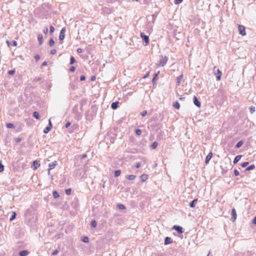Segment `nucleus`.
Segmentation results:
<instances>
[{"instance_id":"1","label":"nucleus","mask_w":256,"mask_h":256,"mask_svg":"<svg viewBox=\"0 0 256 256\" xmlns=\"http://www.w3.org/2000/svg\"><path fill=\"white\" fill-rule=\"evenodd\" d=\"M74 177L76 180L82 179L86 178V172L83 168H80L74 172Z\"/></svg>"},{"instance_id":"2","label":"nucleus","mask_w":256,"mask_h":256,"mask_svg":"<svg viewBox=\"0 0 256 256\" xmlns=\"http://www.w3.org/2000/svg\"><path fill=\"white\" fill-rule=\"evenodd\" d=\"M168 60V58L167 56H162L161 59L160 60V63L158 64V66L164 67L167 63Z\"/></svg>"},{"instance_id":"3","label":"nucleus","mask_w":256,"mask_h":256,"mask_svg":"<svg viewBox=\"0 0 256 256\" xmlns=\"http://www.w3.org/2000/svg\"><path fill=\"white\" fill-rule=\"evenodd\" d=\"M213 71L216 73V76L218 80H220L221 78L222 72L218 68H216V66L214 67Z\"/></svg>"},{"instance_id":"4","label":"nucleus","mask_w":256,"mask_h":256,"mask_svg":"<svg viewBox=\"0 0 256 256\" xmlns=\"http://www.w3.org/2000/svg\"><path fill=\"white\" fill-rule=\"evenodd\" d=\"M140 37L142 40L145 42L146 45L149 44V38L148 36H146L144 32H140Z\"/></svg>"},{"instance_id":"5","label":"nucleus","mask_w":256,"mask_h":256,"mask_svg":"<svg viewBox=\"0 0 256 256\" xmlns=\"http://www.w3.org/2000/svg\"><path fill=\"white\" fill-rule=\"evenodd\" d=\"M238 28L240 34L243 36L246 34L245 27L244 26L238 25Z\"/></svg>"},{"instance_id":"6","label":"nucleus","mask_w":256,"mask_h":256,"mask_svg":"<svg viewBox=\"0 0 256 256\" xmlns=\"http://www.w3.org/2000/svg\"><path fill=\"white\" fill-rule=\"evenodd\" d=\"M172 229L176 230L178 234H182L184 232L183 228L182 226L178 225H174L173 226Z\"/></svg>"},{"instance_id":"7","label":"nucleus","mask_w":256,"mask_h":256,"mask_svg":"<svg viewBox=\"0 0 256 256\" xmlns=\"http://www.w3.org/2000/svg\"><path fill=\"white\" fill-rule=\"evenodd\" d=\"M66 28H63L61 30L60 32V34L59 36V39L60 40H62L64 38V37H65L64 33L66 32Z\"/></svg>"},{"instance_id":"8","label":"nucleus","mask_w":256,"mask_h":256,"mask_svg":"<svg viewBox=\"0 0 256 256\" xmlns=\"http://www.w3.org/2000/svg\"><path fill=\"white\" fill-rule=\"evenodd\" d=\"M58 164V162L56 161H54L48 164L49 169H48V174H50V170L54 168V167Z\"/></svg>"},{"instance_id":"9","label":"nucleus","mask_w":256,"mask_h":256,"mask_svg":"<svg viewBox=\"0 0 256 256\" xmlns=\"http://www.w3.org/2000/svg\"><path fill=\"white\" fill-rule=\"evenodd\" d=\"M194 104L198 108H200L201 106L200 102L198 101L197 98L194 96L193 98Z\"/></svg>"},{"instance_id":"10","label":"nucleus","mask_w":256,"mask_h":256,"mask_svg":"<svg viewBox=\"0 0 256 256\" xmlns=\"http://www.w3.org/2000/svg\"><path fill=\"white\" fill-rule=\"evenodd\" d=\"M212 156V152H210L206 156V158L205 160V163L206 164H208L209 162V161L210 160Z\"/></svg>"},{"instance_id":"11","label":"nucleus","mask_w":256,"mask_h":256,"mask_svg":"<svg viewBox=\"0 0 256 256\" xmlns=\"http://www.w3.org/2000/svg\"><path fill=\"white\" fill-rule=\"evenodd\" d=\"M236 210L234 208L232 210V220L234 221L236 218Z\"/></svg>"},{"instance_id":"12","label":"nucleus","mask_w":256,"mask_h":256,"mask_svg":"<svg viewBox=\"0 0 256 256\" xmlns=\"http://www.w3.org/2000/svg\"><path fill=\"white\" fill-rule=\"evenodd\" d=\"M38 40L40 45H42L43 44V36L42 34H39L38 35Z\"/></svg>"},{"instance_id":"13","label":"nucleus","mask_w":256,"mask_h":256,"mask_svg":"<svg viewBox=\"0 0 256 256\" xmlns=\"http://www.w3.org/2000/svg\"><path fill=\"white\" fill-rule=\"evenodd\" d=\"M172 242V240L170 238V237H166L164 239V244L167 245V244H171Z\"/></svg>"},{"instance_id":"14","label":"nucleus","mask_w":256,"mask_h":256,"mask_svg":"<svg viewBox=\"0 0 256 256\" xmlns=\"http://www.w3.org/2000/svg\"><path fill=\"white\" fill-rule=\"evenodd\" d=\"M183 78V74H181L179 76L177 77L176 78V85L179 86Z\"/></svg>"},{"instance_id":"15","label":"nucleus","mask_w":256,"mask_h":256,"mask_svg":"<svg viewBox=\"0 0 256 256\" xmlns=\"http://www.w3.org/2000/svg\"><path fill=\"white\" fill-rule=\"evenodd\" d=\"M118 102H114L111 104V108L113 110H116L118 108Z\"/></svg>"},{"instance_id":"16","label":"nucleus","mask_w":256,"mask_h":256,"mask_svg":"<svg viewBox=\"0 0 256 256\" xmlns=\"http://www.w3.org/2000/svg\"><path fill=\"white\" fill-rule=\"evenodd\" d=\"M28 254V252L26 250H22L19 252L20 256H26Z\"/></svg>"},{"instance_id":"17","label":"nucleus","mask_w":256,"mask_h":256,"mask_svg":"<svg viewBox=\"0 0 256 256\" xmlns=\"http://www.w3.org/2000/svg\"><path fill=\"white\" fill-rule=\"evenodd\" d=\"M198 199H194L190 204V208H194L196 206V203L197 202Z\"/></svg>"},{"instance_id":"18","label":"nucleus","mask_w":256,"mask_h":256,"mask_svg":"<svg viewBox=\"0 0 256 256\" xmlns=\"http://www.w3.org/2000/svg\"><path fill=\"white\" fill-rule=\"evenodd\" d=\"M148 178V176L146 174H142L140 176V178L142 182L146 181Z\"/></svg>"},{"instance_id":"19","label":"nucleus","mask_w":256,"mask_h":256,"mask_svg":"<svg viewBox=\"0 0 256 256\" xmlns=\"http://www.w3.org/2000/svg\"><path fill=\"white\" fill-rule=\"evenodd\" d=\"M242 156L240 155H238L237 156H236L234 158V164H236L240 159Z\"/></svg>"},{"instance_id":"20","label":"nucleus","mask_w":256,"mask_h":256,"mask_svg":"<svg viewBox=\"0 0 256 256\" xmlns=\"http://www.w3.org/2000/svg\"><path fill=\"white\" fill-rule=\"evenodd\" d=\"M136 176L135 175L131 174V175H126V178L129 180H134L136 178Z\"/></svg>"},{"instance_id":"21","label":"nucleus","mask_w":256,"mask_h":256,"mask_svg":"<svg viewBox=\"0 0 256 256\" xmlns=\"http://www.w3.org/2000/svg\"><path fill=\"white\" fill-rule=\"evenodd\" d=\"M173 106L175 108L178 110L180 108V104L179 102L178 101H176L173 104Z\"/></svg>"},{"instance_id":"22","label":"nucleus","mask_w":256,"mask_h":256,"mask_svg":"<svg viewBox=\"0 0 256 256\" xmlns=\"http://www.w3.org/2000/svg\"><path fill=\"white\" fill-rule=\"evenodd\" d=\"M255 168V166L254 164H252L248 167H247L246 169V170L248 171L250 170H252Z\"/></svg>"},{"instance_id":"23","label":"nucleus","mask_w":256,"mask_h":256,"mask_svg":"<svg viewBox=\"0 0 256 256\" xmlns=\"http://www.w3.org/2000/svg\"><path fill=\"white\" fill-rule=\"evenodd\" d=\"M33 116L37 120L40 118L39 114L38 112H34L33 113Z\"/></svg>"},{"instance_id":"24","label":"nucleus","mask_w":256,"mask_h":256,"mask_svg":"<svg viewBox=\"0 0 256 256\" xmlns=\"http://www.w3.org/2000/svg\"><path fill=\"white\" fill-rule=\"evenodd\" d=\"M97 224L95 220H92L91 221L90 226L92 228H96V226Z\"/></svg>"},{"instance_id":"25","label":"nucleus","mask_w":256,"mask_h":256,"mask_svg":"<svg viewBox=\"0 0 256 256\" xmlns=\"http://www.w3.org/2000/svg\"><path fill=\"white\" fill-rule=\"evenodd\" d=\"M6 126L8 128H12L14 127V126L13 124L8 123L6 124Z\"/></svg>"},{"instance_id":"26","label":"nucleus","mask_w":256,"mask_h":256,"mask_svg":"<svg viewBox=\"0 0 256 256\" xmlns=\"http://www.w3.org/2000/svg\"><path fill=\"white\" fill-rule=\"evenodd\" d=\"M242 144H243V142H242V141H241V140H240V141L238 142L236 144V146H235V147H236V148H240V147H241V146H242Z\"/></svg>"},{"instance_id":"27","label":"nucleus","mask_w":256,"mask_h":256,"mask_svg":"<svg viewBox=\"0 0 256 256\" xmlns=\"http://www.w3.org/2000/svg\"><path fill=\"white\" fill-rule=\"evenodd\" d=\"M16 214L15 212H12V214L10 218V221L13 220L16 218Z\"/></svg>"},{"instance_id":"28","label":"nucleus","mask_w":256,"mask_h":256,"mask_svg":"<svg viewBox=\"0 0 256 256\" xmlns=\"http://www.w3.org/2000/svg\"><path fill=\"white\" fill-rule=\"evenodd\" d=\"M121 174V170H116L114 172V176L118 177L119 176H120Z\"/></svg>"},{"instance_id":"29","label":"nucleus","mask_w":256,"mask_h":256,"mask_svg":"<svg viewBox=\"0 0 256 256\" xmlns=\"http://www.w3.org/2000/svg\"><path fill=\"white\" fill-rule=\"evenodd\" d=\"M52 128H50L48 127V126L44 129V134H48Z\"/></svg>"},{"instance_id":"30","label":"nucleus","mask_w":256,"mask_h":256,"mask_svg":"<svg viewBox=\"0 0 256 256\" xmlns=\"http://www.w3.org/2000/svg\"><path fill=\"white\" fill-rule=\"evenodd\" d=\"M76 62L75 58L74 56H71L70 58V64H73Z\"/></svg>"},{"instance_id":"31","label":"nucleus","mask_w":256,"mask_h":256,"mask_svg":"<svg viewBox=\"0 0 256 256\" xmlns=\"http://www.w3.org/2000/svg\"><path fill=\"white\" fill-rule=\"evenodd\" d=\"M53 196L54 198H58L60 196L58 193L56 191L53 192Z\"/></svg>"},{"instance_id":"32","label":"nucleus","mask_w":256,"mask_h":256,"mask_svg":"<svg viewBox=\"0 0 256 256\" xmlns=\"http://www.w3.org/2000/svg\"><path fill=\"white\" fill-rule=\"evenodd\" d=\"M34 165V168L36 169L38 167L40 166V164L36 161H34L33 162Z\"/></svg>"},{"instance_id":"33","label":"nucleus","mask_w":256,"mask_h":256,"mask_svg":"<svg viewBox=\"0 0 256 256\" xmlns=\"http://www.w3.org/2000/svg\"><path fill=\"white\" fill-rule=\"evenodd\" d=\"M118 208L119 209L122 210L126 209L125 206L122 204H118Z\"/></svg>"},{"instance_id":"34","label":"nucleus","mask_w":256,"mask_h":256,"mask_svg":"<svg viewBox=\"0 0 256 256\" xmlns=\"http://www.w3.org/2000/svg\"><path fill=\"white\" fill-rule=\"evenodd\" d=\"M158 142H154L152 143V144L151 146V148L152 149H154L156 148V146H158Z\"/></svg>"},{"instance_id":"35","label":"nucleus","mask_w":256,"mask_h":256,"mask_svg":"<svg viewBox=\"0 0 256 256\" xmlns=\"http://www.w3.org/2000/svg\"><path fill=\"white\" fill-rule=\"evenodd\" d=\"M82 240L84 242L87 243V242H89V239H88V236H84L82 239Z\"/></svg>"},{"instance_id":"36","label":"nucleus","mask_w":256,"mask_h":256,"mask_svg":"<svg viewBox=\"0 0 256 256\" xmlns=\"http://www.w3.org/2000/svg\"><path fill=\"white\" fill-rule=\"evenodd\" d=\"M54 44V40L53 38H50L49 41V45L50 46H52Z\"/></svg>"},{"instance_id":"37","label":"nucleus","mask_w":256,"mask_h":256,"mask_svg":"<svg viewBox=\"0 0 256 256\" xmlns=\"http://www.w3.org/2000/svg\"><path fill=\"white\" fill-rule=\"evenodd\" d=\"M135 132L136 134L138 136H140L142 134V130L140 129H136Z\"/></svg>"},{"instance_id":"38","label":"nucleus","mask_w":256,"mask_h":256,"mask_svg":"<svg viewBox=\"0 0 256 256\" xmlns=\"http://www.w3.org/2000/svg\"><path fill=\"white\" fill-rule=\"evenodd\" d=\"M250 110L251 114H253L255 112V107L254 106H250Z\"/></svg>"},{"instance_id":"39","label":"nucleus","mask_w":256,"mask_h":256,"mask_svg":"<svg viewBox=\"0 0 256 256\" xmlns=\"http://www.w3.org/2000/svg\"><path fill=\"white\" fill-rule=\"evenodd\" d=\"M54 28L53 26H50V32L51 34H52V33L54 32Z\"/></svg>"},{"instance_id":"40","label":"nucleus","mask_w":256,"mask_h":256,"mask_svg":"<svg viewBox=\"0 0 256 256\" xmlns=\"http://www.w3.org/2000/svg\"><path fill=\"white\" fill-rule=\"evenodd\" d=\"M72 190L70 188L66 190V194L67 195H70L71 194Z\"/></svg>"},{"instance_id":"41","label":"nucleus","mask_w":256,"mask_h":256,"mask_svg":"<svg viewBox=\"0 0 256 256\" xmlns=\"http://www.w3.org/2000/svg\"><path fill=\"white\" fill-rule=\"evenodd\" d=\"M248 164V162H244L241 164V166L242 168L246 167Z\"/></svg>"},{"instance_id":"42","label":"nucleus","mask_w":256,"mask_h":256,"mask_svg":"<svg viewBox=\"0 0 256 256\" xmlns=\"http://www.w3.org/2000/svg\"><path fill=\"white\" fill-rule=\"evenodd\" d=\"M34 58L36 62L39 60L40 58V56L38 54H36Z\"/></svg>"},{"instance_id":"43","label":"nucleus","mask_w":256,"mask_h":256,"mask_svg":"<svg viewBox=\"0 0 256 256\" xmlns=\"http://www.w3.org/2000/svg\"><path fill=\"white\" fill-rule=\"evenodd\" d=\"M4 170V166L0 162V172H2Z\"/></svg>"},{"instance_id":"44","label":"nucleus","mask_w":256,"mask_h":256,"mask_svg":"<svg viewBox=\"0 0 256 256\" xmlns=\"http://www.w3.org/2000/svg\"><path fill=\"white\" fill-rule=\"evenodd\" d=\"M8 73L10 75H13L15 73V70H9Z\"/></svg>"},{"instance_id":"45","label":"nucleus","mask_w":256,"mask_h":256,"mask_svg":"<svg viewBox=\"0 0 256 256\" xmlns=\"http://www.w3.org/2000/svg\"><path fill=\"white\" fill-rule=\"evenodd\" d=\"M141 114L142 116H145L147 114V111L144 110L141 112Z\"/></svg>"},{"instance_id":"46","label":"nucleus","mask_w":256,"mask_h":256,"mask_svg":"<svg viewBox=\"0 0 256 256\" xmlns=\"http://www.w3.org/2000/svg\"><path fill=\"white\" fill-rule=\"evenodd\" d=\"M48 126L49 127V128H50L52 129V122L50 121V120H48Z\"/></svg>"},{"instance_id":"47","label":"nucleus","mask_w":256,"mask_h":256,"mask_svg":"<svg viewBox=\"0 0 256 256\" xmlns=\"http://www.w3.org/2000/svg\"><path fill=\"white\" fill-rule=\"evenodd\" d=\"M86 80V76L84 75H82L80 76V80L84 81Z\"/></svg>"},{"instance_id":"48","label":"nucleus","mask_w":256,"mask_h":256,"mask_svg":"<svg viewBox=\"0 0 256 256\" xmlns=\"http://www.w3.org/2000/svg\"><path fill=\"white\" fill-rule=\"evenodd\" d=\"M43 32L45 34H46L48 32V28H45L44 30H43Z\"/></svg>"},{"instance_id":"49","label":"nucleus","mask_w":256,"mask_h":256,"mask_svg":"<svg viewBox=\"0 0 256 256\" xmlns=\"http://www.w3.org/2000/svg\"><path fill=\"white\" fill-rule=\"evenodd\" d=\"M234 174L236 176H238L239 175V172L237 170H234Z\"/></svg>"},{"instance_id":"50","label":"nucleus","mask_w":256,"mask_h":256,"mask_svg":"<svg viewBox=\"0 0 256 256\" xmlns=\"http://www.w3.org/2000/svg\"><path fill=\"white\" fill-rule=\"evenodd\" d=\"M75 67L74 66H72L70 68V72H74V70H75Z\"/></svg>"},{"instance_id":"51","label":"nucleus","mask_w":256,"mask_h":256,"mask_svg":"<svg viewBox=\"0 0 256 256\" xmlns=\"http://www.w3.org/2000/svg\"><path fill=\"white\" fill-rule=\"evenodd\" d=\"M58 252V250H55L54 251L52 252V255L55 256V255L57 254Z\"/></svg>"},{"instance_id":"52","label":"nucleus","mask_w":256,"mask_h":256,"mask_svg":"<svg viewBox=\"0 0 256 256\" xmlns=\"http://www.w3.org/2000/svg\"><path fill=\"white\" fill-rule=\"evenodd\" d=\"M183 0H175V4H179L181 3L182 2Z\"/></svg>"},{"instance_id":"53","label":"nucleus","mask_w":256,"mask_h":256,"mask_svg":"<svg viewBox=\"0 0 256 256\" xmlns=\"http://www.w3.org/2000/svg\"><path fill=\"white\" fill-rule=\"evenodd\" d=\"M87 157V155L86 154H83L82 155L80 156V158L84 159Z\"/></svg>"},{"instance_id":"54","label":"nucleus","mask_w":256,"mask_h":256,"mask_svg":"<svg viewBox=\"0 0 256 256\" xmlns=\"http://www.w3.org/2000/svg\"><path fill=\"white\" fill-rule=\"evenodd\" d=\"M70 124L71 123L70 122H67L65 125L66 128H68V127H69Z\"/></svg>"},{"instance_id":"55","label":"nucleus","mask_w":256,"mask_h":256,"mask_svg":"<svg viewBox=\"0 0 256 256\" xmlns=\"http://www.w3.org/2000/svg\"><path fill=\"white\" fill-rule=\"evenodd\" d=\"M12 45L13 46H17V42L15 40L12 41Z\"/></svg>"},{"instance_id":"56","label":"nucleus","mask_w":256,"mask_h":256,"mask_svg":"<svg viewBox=\"0 0 256 256\" xmlns=\"http://www.w3.org/2000/svg\"><path fill=\"white\" fill-rule=\"evenodd\" d=\"M41 80L40 78H36L34 80V81L35 82H37L40 81Z\"/></svg>"},{"instance_id":"57","label":"nucleus","mask_w":256,"mask_h":256,"mask_svg":"<svg viewBox=\"0 0 256 256\" xmlns=\"http://www.w3.org/2000/svg\"><path fill=\"white\" fill-rule=\"evenodd\" d=\"M56 53V50H52L50 51V54H54Z\"/></svg>"},{"instance_id":"58","label":"nucleus","mask_w":256,"mask_h":256,"mask_svg":"<svg viewBox=\"0 0 256 256\" xmlns=\"http://www.w3.org/2000/svg\"><path fill=\"white\" fill-rule=\"evenodd\" d=\"M48 64V62H47L46 61H44L42 62V66H46Z\"/></svg>"},{"instance_id":"59","label":"nucleus","mask_w":256,"mask_h":256,"mask_svg":"<svg viewBox=\"0 0 256 256\" xmlns=\"http://www.w3.org/2000/svg\"><path fill=\"white\" fill-rule=\"evenodd\" d=\"M159 72H158V73H156L154 74V80H156V78L158 76V74H159Z\"/></svg>"},{"instance_id":"60","label":"nucleus","mask_w":256,"mask_h":256,"mask_svg":"<svg viewBox=\"0 0 256 256\" xmlns=\"http://www.w3.org/2000/svg\"><path fill=\"white\" fill-rule=\"evenodd\" d=\"M82 52V48H78V50H77L78 53H81V52Z\"/></svg>"},{"instance_id":"61","label":"nucleus","mask_w":256,"mask_h":256,"mask_svg":"<svg viewBox=\"0 0 256 256\" xmlns=\"http://www.w3.org/2000/svg\"><path fill=\"white\" fill-rule=\"evenodd\" d=\"M252 223L256 225V216L254 218Z\"/></svg>"},{"instance_id":"62","label":"nucleus","mask_w":256,"mask_h":256,"mask_svg":"<svg viewBox=\"0 0 256 256\" xmlns=\"http://www.w3.org/2000/svg\"><path fill=\"white\" fill-rule=\"evenodd\" d=\"M140 166V163H138L136 166V168H139Z\"/></svg>"},{"instance_id":"63","label":"nucleus","mask_w":256,"mask_h":256,"mask_svg":"<svg viewBox=\"0 0 256 256\" xmlns=\"http://www.w3.org/2000/svg\"><path fill=\"white\" fill-rule=\"evenodd\" d=\"M152 82L153 85L156 84V80H154V78H153V79L152 80Z\"/></svg>"},{"instance_id":"64","label":"nucleus","mask_w":256,"mask_h":256,"mask_svg":"<svg viewBox=\"0 0 256 256\" xmlns=\"http://www.w3.org/2000/svg\"><path fill=\"white\" fill-rule=\"evenodd\" d=\"M150 72H148L144 76V78H146L148 76Z\"/></svg>"}]
</instances>
